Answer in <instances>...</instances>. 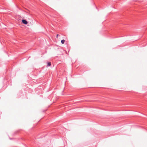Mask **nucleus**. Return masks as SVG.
Instances as JSON below:
<instances>
[{"label": "nucleus", "mask_w": 147, "mask_h": 147, "mask_svg": "<svg viewBox=\"0 0 147 147\" xmlns=\"http://www.w3.org/2000/svg\"><path fill=\"white\" fill-rule=\"evenodd\" d=\"M22 22L23 24H28V22L25 20L23 19L22 20Z\"/></svg>", "instance_id": "f257e3e1"}, {"label": "nucleus", "mask_w": 147, "mask_h": 147, "mask_svg": "<svg viewBox=\"0 0 147 147\" xmlns=\"http://www.w3.org/2000/svg\"><path fill=\"white\" fill-rule=\"evenodd\" d=\"M51 65V62H48L47 63V66H50Z\"/></svg>", "instance_id": "f03ea898"}, {"label": "nucleus", "mask_w": 147, "mask_h": 147, "mask_svg": "<svg viewBox=\"0 0 147 147\" xmlns=\"http://www.w3.org/2000/svg\"><path fill=\"white\" fill-rule=\"evenodd\" d=\"M65 40H61V43H62V44H64V42H65Z\"/></svg>", "instance_id": "7ed1b4c3"}, {"label": "nucleus", "mask_w": 147, "mask_h": 147, "mask_svg": "<svg viewBox=\"0 0 147 147\" xmlns=\"http://www.w3.org/2000/svg\"><path fill=\"white\" fill-rule=\"evenodd\" d=\"M59 36V34H57V38H58V36Z\"/></svg>", "instance_id": "20e7f679"}]
</instances>
